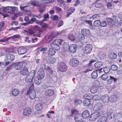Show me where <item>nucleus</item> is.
<instances>
[{
	"label": "nucleus",
	"mask_w": 122,
	"mask_h": 122,
	"mask_svg": "<svg viewBox=\"0 0 122 122\" xmlns=\"http://www.w3.org/2000/svg\"><path fill=\"white\" fill-rule=\"evenodd\" d=\"M84 98L87 99L88 100H91L92 99V96L89 94H86L83 96Z\"/></svg>",
	"instance_id": "obj_31"
},
{
	"label": "nucleus",
	"mask_w": 122,
	"mask_h": 122,
	"mask_svg": "<svg viewBox=\"0 0 122 122\" xmlns=\"http://www.w3.org/2000/svg\"><path fill=\"white\" fill-rule=\"evenodd\" d=\"M32 112L31 109L29 107H26L23 110V114L26 116H28L30 115Z\"/></svg>",
	"instance_id": "obj_13"
},
{
	"label": "nucleus",
	"mask_w": 122,
	"mask_h": 122,
	"mask_svg": "<svg viewBox=\"0 0 122 122\" xmlns=\"http://www.w3.org/2000/svg\"><path fill=\"white\" fill-rule=\"evenodd\" d=\"M90 103V101L89 100H86L84 101L83 104L85 106H88Z\"/></svg>",
	"instance_id": "obj_39"
},
{
	"label": "nucleus",
	"mask_w": 122,
	"mask_h": 122,
	"mask_svg": "<svg viewBox=\"0 0 122 122\" xmlns=\"http://www.w3.org/2000/svg\"><path fill=\"white\" fill-rule=\"evenodd\" d=\"M75 9L74 8L72 7H71L70 8L69 10H68V11L69 12L71 13V14L72 13H73Z\"/></svg>",
	"instance_id": "obj_58"
},
{
	"label": "nucleus",
	"mask_w": 122,
	"mask_h": 122,
	"mask_svg": "<svg viewBox=\"0 0 122 122\" xmlns=\"http://www.w3.org/2000/svg\"><path fill=\"white\" fill-rule=\"evenodd\" d=\"M20 37L19 35H14L13 36H11L10 37L8 38H11L12 39H14L15 38H18Z\"/></svg>",
	"instance_id": "obj_54"
},
{
	"label": "nucleus",
	"mask_w": 122,
	"mask_h": 122,
	"mask_svg": "<svg viewBox=\"0 0 122 122\" xmlns=\"http://www.w3.org/2000/svg\"><path fill=\"white\" fill-rule=\"evenodd\" d=\"M107 20L108 22L113 24V20L111 18H107Z\"/></svg>",
	"instance_id": "obj_44"
},
{
	"label": "nucleus",
	"mask_w": 122,
	"mask_h": 122,
	"mask_svg": "<svg viewBox=\"0 0 122 122\" xmlns=\"http://www.w3.org/2000/svg\"><path fill=\"white\" fill-rule=\"evenodd\" d=\"M18 21H14L11 23V25H18Z\"/></svg>",
	"instance_id": "obj_63"
},
{
	"label": "nucleus",
	"mask_w": 122,
	"mask_h": 122,
	"mask_svg": "<svg viewBox=\"0 0 122 122\" xmlns=\"http://www.w3.org/2000/svg\"><path fill=\"white\" fill-rule=\"evenodd\" d=\"M24 31L25 32H28L29 33L30 35L33 34L34 33V32L33 31L31 30H29L28 32L25 30Z\"/></svg>",
	"instance_id": "obj_59"
},
{
	"label": "nucleus",
	"mask_w": 122,
	"mask_h": 122,
	"mask_svg": "<svg viewBox=\"0 0 122 122\" xmlns=\"http://www.w3.org/2000/svg\"><path fill=\"white\" fill-rule=\"evenodd\" d=\"M56 51L52 48H50L49 50L48 55L52 56L55 55Z\"/></svg>",
	"instance_id": "obj_28"
},
{
	"label": "nucleus",
	"mask_w": 122,
	"mask_h": 122,
	"mask_svg": "<svg viewBox=\"0 0 122 122\" xmlns=\"http://www.w3.org/2000/svg\"><path fill=\"white\" fill-rule=\"evenodd\" d=\"M107 119V118L106 117H101L98 119L97 122H106Z\"/></svg>",
	"instance_id": "obj_25"
},
{
	"label": "nucleus",
	"mask_w": 122,
	"mask_h": 122,
	"mask_svg": "<svg viewBox=\"0 0 122 122\" xmlns=\"http://www.w3.org/2000/svg\"><path fill=\"white\" fill-rule=\"evenodd\" d=\"M35 72L34 70H32L26 77L25 81L27 83H31L32 81L33 77L35 74Z\"/></svg>",
	"instance_id": "obj_3"
},
{
	"label": "nucleus",
	"mask_w": 122,
	"mask_h": 122,
	"mask_svg": "<svg viewBox=\"0 0 122 122\" xmlns=\"http://www.w3.org/2000/svg\"><path fill=\"white\" fill-rule=\"evenodd\" d=\"M107 25V23L105 21H102L100 23V26L101 27H105Z\"/></svg>",
	"instance_id": "obj_38"
},
{
	"label": "nucleus",
	"mask_w": 122,
	"mask_h": 122,
	"mask_svg": "<svg viewBox=\"0 0 122 122\" xmlns=\"http://www.w3.org/2000/svg\"><path fill=\"white\" fill-rule=\"evenodd\" d=\"M99 15L98 14H95L92 16V18L93 19L95 20L97 19H99Z\"/></svg>",
	"instance_id": "obj_47"
},
{
	"label": "nucleus",
	"mask_w": 122,
	"mask_h": 122,
	"mask_svg": "<svg viewBox=\"0 0 122 122\" xmlns=\"http://www.w3.org/2000/svg\"><path fill=\"white\" fill-rule=\"evenodd\" d=\"M103 107V105L100 102L97 103L94 106L93 109L94 111H98L101 110Z\"/></svg>",
	"instance_id": "obj_10"
},
{
	"label": "nucleus",
	"mask_w": 122,
	"mask_h": 122,
	"mask_svg": "<svg viewBox=\"0 0 122 122\" xmlns=\"http://www.w3.org/2000/svg\"><path fill=\"white\" fill-rule=\"evenodd\" d=\"M4 21H2L0 22V32L3 30V28L4 26Z\"/></svg>",
	"instance_id": "obj_45"
},
{
	"label": "nucleus",
	"mask_w": 122,
	"mask_h": 122,
	"mask_svg": "<svg viewBox=\"0 0 122 122\" xmlns=\"http://www.w3.org/2000/svg\"><path fill=\"white\" fill-rule=\"evenodd\" d=\"M54 92L51 89H48L46 90L45 92V95L47 96H51L53 95Z\"/></svg>",
	"instance_id": "obj_17"
},
{
	"label": "nucleus",
	"mask_w": 122,
	"mask_h": 122,
	"mask_svg": "<svg viewBox=\"0 0 122 122\" xmlns=\"http://www.w3.org/2000/svg\"><path fill=\"white\" fill-rule=\"evenodd\" d=\"M75 103L77 105H80L82 103V100L78 99H76L75 101Z\"/></svg>",
	"instance_id": "obj_42"
},
{
	"label": "nucleus",
	"mask_w": 122,
	"mask_h": 122,
	"mask_svg": "<svg viewBox=\"0 0 122 122\" xmlns=\"http://www.w3.org/2000/svg\"><path fill=\"white\" fill-rule=\"evenodd\" d=\"M18 9V8L15 7L7 6L4 9L3 11L6 13L13 14Z\"/></svg>",
	"instance_id": "obj_2"
},
{
	"label": "nucleus",
	"mask_w": 122,
	"mask_h": 122,
	"mask_svg": "<svg viewBox=\"0 0 122 122\" xmlns=\"http://www.w3.org/2000/svg\"><path fill=\"white\" fill-rule=\"evenodd\" d=\"M20 26L17 27H12L11 28H10L9 30H12L15 31L17 29H20Z\"/></svg>",
	"instance_id": "obj_60"
},
{
	"label": "nucleus",
	"mask_w": 122,
	"mask_h": 122,
	"mask_svg": "<svg viewBox=\"0 0 122 122\" xmlns=\"http://www.w3.org/2000/svg\"><path fill=\"white\" fill-rule=\"evenodd\" d=\"M108 77V76L107 74H103L101 76V78L103 80H105L107 79Z\"/></svg>",
	"instance_id": "obj_43"
},
{
	"label": "nucleus",
	"mask_w": 122,
	"mask_h": 122,
	"mask_svg": "<svg viewBox=\"0 0 122 122\" xmlns=\"http://www.w3.org/2000/svg\"><path fill=\"white\" fill-rule=\"evenodd\" d=\"M41 80L39 79H38V78L36 77L35 78L34 82L36 84L39 85L41 83Z\"/></svg>",
	"instance_id": "obj_35"
},
{
	"label": "nucleus",
	"mask_w": 122,
	"mask_h": 122,
	"mask_svg": "<svg viewBox=\"0 0 122 122\" xmlns=\"http://www.w3.org/2000/svg\"><path fill=\"white\" fill-rule=\"evenodd\" d=\"M42 107V105L40 104H38L35 106V108L37 110H40L41 109Z\"/></svg>",
	"instance_id": "obj_34"
},
{
	"label": "nucleus",
	"mask_w": 122,
	"mask_h": 122,
	"mask_svg": "<svg viewBox=\"0 0 122 122\" xmlns=\"http://www.w3.org/2000/svg\"><path fill=\"white\" fill-rule=\"evenodd\" d=\"M68 39L71 41H74L75 40L74 36L72 34H69L68 36Z\"/></svg>",
	"instance_id": "obj_37"
},
{
	"label": "nucleus",
	"mask_w": 122,
	"mask_h": 122,
	"mask_svg": "<svg viewBox=\"0 0 122 122\" xmlns=\"http://www.w3.org/2000/svg\"><path fill=\"white\" fill-rule=\"evenodd\" d=\"M20 73L23 75H26L28 73V70L26 67H24L23 69L20 71Z\"/></svg>",
	"instance_id": "obj_24"
},
{
	"label": "nucleus",
	"mask_w": 122,
	"mask_h": 122,
	"mask_svg": "<svg viewBox=\"0 0 122 122\" xmlns=\"http://www.w3.org/2000/svg\"><path fill=\"white\" fill-rule=\"evenodd\" d=\"M101 98V97L98 95H96L94 96H92V98L93 100H97Z\"/></svg>",
	"instance_id": "obj_40"
},
{
	"label": "nucleus",
	"mask_w": 122,
	"mask_h": 122,
	"mask_svg": "<svg viewBox=\"0 0 122 122\" xmlns=\"http://www.w3.org/2000/svg\"><path fill=\"white\" fill-rule=\"evenodd\" d=\"M107 8L110 9H112L113 8L112 5L109 2L107 3Z\"/></svg>",
	"instance_id": "obj_51"
},
{
	"label": "nucleus",
	"mask_w": 122,
	"mask_h": 122,
	"mask_svg": "<svg viewBox=\"0 0 122 122\" xmlns=\"http://www.w3.org/2000/svg\"><path fill=\"white\" fill-rule=\"evenodd\" d=\"M69 64L71 66H76L78 65L79 61L76 59H72L70 60Z\"/></svg>",
	"instance_id": "obj_8"
},
{
	"label": "nucleus",
	"mask_w": 122,
	"mask_h": 122,
	"mask_svg": "<svg viewBox=\"0 0 122 122\" xmlns=\"http://www.w3.org/2000/svg\"><path fill=\"white\" fill-rule=\"evenodd\" d=\"M117 68V66L115 65H113L111 66V70L113 71L116 70Z\"/></svg>",
	"instance_id": "obj_52"
},
{
	"label": "nucleus",
	"mask_w": 122,
	"mask_h": 122,
	"mask_svg": "<svg viewBox=\"0 0 122 122\" xmlns=\"http://www.w3.org/2000/svg\"><path fill=\"white\" fill-rule=\"evenodd\" d=\"M20 93L19 91L16 89H14L12 90L11 94L12 95L15 96H17Z\"/></svg>",
	"instance_id": "obj_23"
},
{
	"label": "nucleus",
	"mask_w": 122,
	"mask_h": 122,
	"mask_svg": "<svg viewBox=\"0 0 122 122\" xmlns=\"http://www.w3.org/2000/svg\"><path fill=\"white\" fill-rule=\"evenodd\" d=\"M51 46L56 50H58L60 49V47L58 45V44L61 45L63 44L64 41L63 40L61 39H56L54 40L53 41H50Z\"/></svg>",
	"instance_id": "obj_1"
},
{
	"label": "nucleus",
	"mask_w": 122,
	"mask_h": 122,
	"mask_svg": "<svg viewBox=\"0 0 122 122\" xmlns=\"http://www.w3.org/2000/svg\"><path fill=\"white\" fill-rule=\"evenodd\" d=\"M30 4L33 6H39L42 5V4L36 0H33L31 1Z\"/></svg>",
	"instance_id": "obj_20"
},
{
	"label": "nucleus",
	"mask_w": 122,
	"mask_h": 122,
	"mask_svg": "<svg viewBox=\"0 0 122 122\" xmlns=\"http://www.w3.org/2000/svg\"><path fill=\"white\" fill-rule=\"evenodd\" d=\"M69 49L71 53H74L76 51L77 46L75 44H71L69 46Z\"/></svg>",
	"instance_id": "obj_14"
},
{
	"label": "nucleus",
	"mask_w": 122,
	"mask_h": 122,
	"mask_svg": "<svg viewBox=\"0 0 122 122\" xmlns=\"http://www.w3.org/2000/svg\"><path fill=\"white\" fill-rule=\"evenodd\" d=\"M38 78L39 79H42L44 77V71L41 70V69L39 70L37 72Z\"/></svg>",
	"instance_id": "obj_16"
},
{
	"label": "nucleus",
	"mask_w": 122,
	"mask_h": 122,
	"mask_svg": "<svg viewBox=\"0 0 122 122\" xmlns=\"http://www.w3.org/2000/svg\"><path fill=\"white\" fill-rule=\"evenodd\" d=\"M69 46L68 43H65L64 45L63 48L64 50H66L69 48Z\"/></svg>",
	"instance_id": "obj_49"
},
{
	"label": "nucleus",
	"mask_w": 122,
	"mask_h": 122,
	"mask_svg": "<svg viewBox=\"0 0 122 122\" xmlns=\"http://www.w3.org/2000/svg\"><path fill=\"white\" fill-rule=\"evenodd\" d=\"M110 78L112 80V81H113L115 82L116 81H117V78L114 77L113 76H110Z\"/></svg>",
	"instance_id": "obj_57"
},
{
	"label": "nucleus",
	"mask_w": 122,
	"mask_h": 122,
	"mask_svg": "<svg viewBox=\"0 0 122 122\" xmlns=\"http://www.w3.org/2000/svg\"><path fill=\"white\" fill-rule=\"evenodd\" d=\"M85 22L90 26H91L92 25V22L91 20H85Z\"/></svg>",
	"instance_id": "obj_62"
},
{
	"label": "nucleus",
	"mask_w": 122,
	"mask_h": 122,
	"mask_svg": "<svg viewBox=\"0 0 122 122\" xmlns=\"http://www.w3.org/2000/svg\"><path fill=\"white\" fill-rule=\"evenodd\" d=\"M54 0H43V3H49L53 2Z\"/></svg>",
	"instance_id": "obj_46"
},
{
	"label": "nucleus",
	"mask_w": 122,
	"mask_h": 122,
	"mask_svg": "<svg viewBox=\"0 0 122 122\" xmlns=\"http://www.w3.org/2000/svg\"><path fill=\"white\" fill-rule=\"evenodd\" d=\"M63 24V22L62 20H60V21L59 23H58L57 25V27H59L60 26H62Z\"/></svg>",
	"instance_id": "obj_56"
},
{
	"label": "nucleus",
	"mask_w": 122,
	"mask_h": 122,
	"mask_svg": "<svg viewBox=\"0 0 122 122\" xmlns=\"http://www.w3.org/2000/svg\"><path fill=\"white\" fill-rule=\"evenodd\" d=\"M82 116L84 118H86L89 116V114L88 110H86L83 112L81 114Z\"/></svg>",
	"instance_id": "obj_22"
},
{
	"label": "nucleus",
	"mask_w": 122,
	"mask_h": 122,
	"mask_svg": "<svg viewBox=\"0 0 122 122\" xmlns=\"http://www.w3.org/2000/svg\"><path fill=\"white\" fill-rule=\"evenodd\" d=\"M41 27L43 28H45V29H46L48 28V25L44 23L42 25Z\"/></svg>",
	"instance_id": "obj_64"
},
{
	"label": "nucleus",
	"mask_w": 122,
	"mask_h": 122,
	"mask_svg": "<svg viewBox=\"0 0 122 122\" xmlns=\"http://www.w3.org/2000/svg\"><path fill=\"white\" fill-rule=\"evenodd\" d=\"M57 1L59 4L61 5H63L64 4L63 1V0H58Z\"/></svg>",
	"instance_id": "obj_61"
},
{
	"label": "nucleus",
	"mask_w": 122,
	"mask_h": 122,
	"mask_svg": "<svg viewBox=\"0 0 122 122\" xmlns=\"http://www.w3.org/2000/svg\"><path fill=\"white\" fill-rule=\"evenodd\" d=\"M109 56L112 59H114L117 58V55L114 53L111 52L109 54Z\"/></svg>",
	"instance_id": "obj_27"
},
{
	"label": "nucleus",
	"mask_w": 122,
	"mask_h": 122,
	"mask_svg": "<svg viewBox=\"0 0 122 122\" xmlns=\"http://www.w3.org/2000/svg\"><path fill=\"white\" fill-rule=\"evenodd\" d=\"M82 34H83L85 36H87L91 34L90 30L86 29L83 28L81 30Z\"/></svg>",
	"instance_id": "obj_19"
},
{
	"label": "nucleus",
	"mask_w": 122,
	"mask_h": 122,
	"mask_svg": "<svg viewBox=\"0 0 122 122\" xmlns=\"http://www.w3.org/2000/svg\"><path fill=\"white\" fill-rule=\"evenodd\" d=\"M91 76L93 78H96L97 76V71H94L91 74Z\"/></svg>",
	"instance_id": "obj_33"
},
{
	"label": "nucleus",
	"mask_w": 122,
	"mask_h": 122,
	"mask_svg": "<svg viewBox=\"0 0 122 122\" xmlns=\"http://www.w3.org/2000/svg\"><path fill=\"white\" fill-rule=\"evenodd\" d=\"M119 94V93L118 92H115L114 94L110 97V98H109V100L111 102H114L116 100Z\"/></svg>",
	"instance_id": "obj_11"
},
{
	"label": "nucleus",
	"mask_w": 122,
	"mask_h": 122,
	"mask_svg": "<svg viewBox=\"0 0 122 122\" xmlns=\"http://www.w3.org/2000/svg\"><path fill=\"white\" fill-rule=\"evenodd\" d=\"M97 89V87L95 86H93L91 87L90 92L92 93H94L96 92Z\"/></svg>",
	"instance_id": "obj_29"
},
{
	"label": "nucleus",
	"mask_w": 122,
	"mask_h": 122,
	"mask_svg": "<svg viewBox=\"0 0 122 122\" xmlns=\"http://www.w3.org/2000/svg\"><path fill=\"white\" fill-rule=\"evenodd\" d=\"M101 115L100 113L98 112H95L91 114L89 118L90 121H94L100 116Z\"/></svg>",
	"instance_id": "obj_4"
},
{
	"label": "nucleus",
	"mask_w": 122,
	"mask_h": 122,
	"mask_svg": "<svg viewBox=\"0 0 122 122\" xmlns=\"http://www.w3.org/2000/svg\"><path fill=\"white\" fill-rule=\"evenodd\" d=\"M101 100L104 104L107 103L109 101V98L106 95H103L101 97Z\"/></svg>",
	"instance_id": "obj_15"
},
{
	"label": "nucleus",
	"mask_w": 122,
	"mask_h": 122,
	"mask_svg": "<svg viewBox=\"0 0 122 122\" xmlns=\"http://www.w3.org/2000/svg\"><path fill=\"white\" fill-rule=\"evenodd\" d=\"M92 46L90 44H87L85 47L84 52L86 54H89L91 52L92 48Z\"/></svg>",
	"instance_id": "obj_9"
},
{
	"label": "nucleus",
	"mask_w": 122,
	"mask_h": 122,
	"mask_svg": "<svg viewBox=\"0 0 122 122\" xmlns=\"http://www.w3.org/2000/svg\"><path fill=\"white\" fill-rule=\"evenodd\" d=\"M102 62L98 61L95 63L94 64L95 67L97 68L100 67L102 66Z\"/></svg>",
	"instance_id": "obj_32"
},
{
	"label": "nucleus",
	"mask_w": 122,
	"mask_h": 122,
	"mask_svg": "<svg viewBox=\"0 0 122 122\" xmlns=\"http://www.w3.org/2000/svg\"><path fill=\"white\" fill-rule=\"evenodd\" d=\"M26 48L23 47L19 48L17 50L18 53L22 55L25 53L27 51Z\"/></svg>",
	"instance_id": "obj_12"
},
{
	"label": "nucleus",
	"mask_w": 122,
	"mask_h": 122,
	"mask_svg": "<svg viewBox=\"0 0 122 122\" xmlns=\"http://www.w3.org/2000/svg\"><path fill=\"white\" fill-rule=\"evenodd\" d=\"M23 63L19 62L17 63L15 65L14 68L17 70H20L23 67Z\"/></svg>",
	"instance_id": "obj_18"
},
{
	"label": "nucleus",
	"mask_w": 122,
	"mask_h": 122,
	"mask_svg": "<svg viewBox=\"0 0 122 122\" xmlns=\"http://www.w3.org/2000/svg\"><path fill=\"white\" fill-rule=\"evenodd\" d=\"M104 72L106 73H107L109 72L110 70V68L108 67H104L103 69Z\"/></svg>",
	"instance_id": "obj_41"
},
{
	"label": "nucleus",
	"mask_w": 122,
	"mask_h": 122,
	"mask_svg": "<svg viewBox=\"0 0 122 122\" xmlns=\"http://www.w3.org/2000/svg\"><path fill=\"white\" fill-rule=\"evenodd\" d=\"M55 61L56 60L54 58H51L48 61L49 63L52 64L54 63Z\"/></svg>",
	"instance_id": "obj_53"
},
{
	"label": "nucleus",
	"mask_w": 122,
	"mask_h": 122,
	"mask_svg": "<svg viewBox=\"0 0 122 122\" xmlns=\"http://www.w3.org/2000/svg\"><path fill=\"white\" fill-rule=\"evenodd\" d=\"M44 19L43 20L46 21L47 20V19L49 18V15L48 14H45L44 15Z\"/></svg>",
	"instance_id": "obj_50"
},
{
	"label": "nucleus",
	"mask_w": 122,
	"mask_h": 122,
	"mask_svg": "<svg viewBox=\"0 0 122 122\" xmlns=\"http://www.w3.org/2000/svg\"><path fill=\"white\" fill-rule=\"evenodd\" d=\"M83 34H79L77 37L80 40H83L85 39V38Z\"/></svg>",
	"instance_id": "obj_36"
},
{
	"label": "nucleus",
	"mask_w": 122,
	"mask_h": 122,
	"mask_svg": "<svg viewBox=\"0 0 122 122\" xmlns=\"http://www.w3.org/2000/svg\"><path fill=\"white\" fill-rule=\"evenodd\" d=\"M15 58L14 56L11 54H9L6 55L5 56V61H9V62L13 61Z\"/></svg>",
	"instance_id": "obj_5"
},
{
	"label": "nucleus",
	"mask_w": 122,
	"mask_h": 122,
	"mask_svg": "<svg viewBox=\"0 0 122 122\" xmlns=\"http://www.w3.org/2000/svg\"><path fill=\"white\" fill-rule=\"evenodd\" d=\"M103 6V5L100 3H96L95 4V6L96 7L100 8L102 7Z\"/></svg>",
	"instance_id": "obj_48"
},
{
	"label": "nucleus",
	"mask_w": 122,
	"mask_h": 122,
	"mask_svg": "<svg viewBox=\"0 0 122 122\" xmlns=\"http://www.w3.org/2000/svg\"><path fill=\"white\" fill-rule=\"evenodd\" d=\"M101 21L99 20H97L95 21L93 23V25L94 26L99 27L100 26Z\"/></svg>",
	"instance_id": "obj_30"
},
{
	"label": "nucleus",
	"mask_w": 122,
	"mask_h": 122,
	"mask_svg": "<svg viewBox=\"0 0 122 122\" xmlns=\"http://www.w3.org/2000/svg\"><path fill=\"white\" fill-rule=\"evenodd\" d=\"M98 56L101 59H104L106 57L105 54L104 53L102 52L99 53L98 54Z\"/></svg>",
	"instance_id": "obj_26"
},
{
	"label": "nucleus",
	"mask_w": 122,
	"mask_h": 122,
	"mask_svg": "<svg viewBox=\"0 0 122 122\" xmlns=\"http://www.w3.org/2000/svg\"><path fill=\"white\" fill-rule=\"evenodd\" d=\"M58 68L59 70L64 72L66 71L67 67L64 63L62 62L60 63Z\"/></svg>",
	"instance_id": "obj_6"
},
{
	"label": "nucleus",
	"mask_w": 122,
	"mask_h": 122,
	"mask_svg": "<svg viewBox=\"0 0 122 122\" xmlns=\"http://www.w3.org/2000/svg\"><path fill=\"white\" fill-rule=\"evenodd\" d=\"M82 117V116L81 114H76L75 116L74 120L76 122H78L81 119Z\"/></svg>",
	"instance_id": "obj_21"
},
{
	"label": "nucleus",
	"mask_w": 122,
	"mask_h": 122,
	"mask_svg": "<svg viewBox=\"0 0 122 122\" xmlns=\"http://www.w3.org/2000/svg\"><path fill=\"white\" fill-rule=\"evenodd\" d=\"M47 48L46 47H43L40 50V51L42 52L43 54H45L46 53V51L47 50Z\"/></svg>",
	"instance_id": "obj_55"
},
{
	"label": "nucleus",
	"mask_w": 122,
	"mask_h": 122,
	"mask_svg": "<svg viewBox=\"0 0 122 122\" xmlns=\"http://www.w3.org/2000/svg\"><path fill=\"white\" fill-rule=\"evenodd\" d=\"M29 96L32 99H34L36 97V93L35 91L32 88H30L28 91Z\"/></svg>",
	"instance_id": "obj_7"
}]
</instances>
